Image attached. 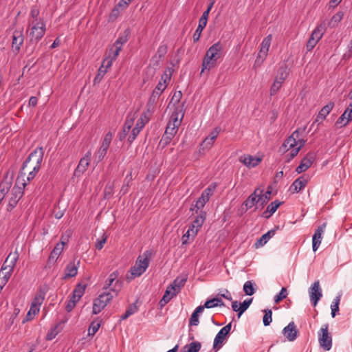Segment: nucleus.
<instances>
[{"label": "nucleus", "instance_id": "obj_53", "mask_svg": "<svg viewBox=\"0 0 352 352\" xmlns=\"http://www.w3.org/2000/svg\"><path fill=\"white\" fill-rule=\"evenodd\" d=\"M107 72V71L105 69H104L103 67L100 66V68L98 69V72L96 76L94 79V85L99 83Z\"/></svg>", "mask_w": 352, "mask_h": 352}, {"label": "nucleus", "instance_id": "obj_61", "mask_svg": "<svg viewBox=\"0 0 352 352\" xmlns=\"http://www.w3.org/2000/svg\"><path fill=\"white\" fill-rule=\"evenodd\" d=\"M140 131L141 130H140L137 127H134L132 129L131 133V134L129 135V136L128 138V142L130 144L132 143L134 141V140L136 138L138 135L140 133Z\"/></svg>", "mask_w": 352, "mask_h": 352}, {"label": "nucleus", "instance_id": "obj_5", "mask_svg": "<svg viewBox=\"0 0 352 352\" xmlns=\"http://www.w3.org/2000/svg\"><path fill=\"white\" fill-rule=\"evenodd\" d=\"M152 254L151 250H146L138 257L134 265L130 270L131 278L138 277L145 272L149 266V259Z\"/></svg>", "mask_w": 352, "mask_h": 352}, {"label": "nucleus", "instance_id": "obj_54", "mask_svg": "<svg viewBox=\"0 0 352 352\" xmlns=\"http://www.w3.org/2000/svg\"><path fill=\"white\" fill-rule=\"evenodd\" d=\"M86 286L81 284H78L76 287L74 289L73 294L76 295L78 298H80L85 291Z\"/></svg>", "mask_w": 352, "mask_h": 352}, {"label": "nucleus", "instance_id": "obj_37", "mask_svg": "<svg viewBox=\"0 0 352 352\" xmlns=\"http://www.w3.org/2000/svg\"><path fill=\"white\" fill-rule=\"evenodd\" d=\"M12 183L8 181H3L0 183V201H2L9 192Z\"/></svg>", "mask_w": 352, "mask_h": 352}, {"label": "nucleus", "instance_id": "obj_55", "mask_svg": "<svg viewBox=\"0 0 352 352\" xmlns=\"http://www.w3.org/2000/svg\"><path fill=\"white\" fill-rule=\"evenodd\" d=\"M166 52H167V46L166 45H161L158 47L157 53H156L155 56L153 57V58L158 57L159 59H161L165 56Z\"/></svg>", "mask_w": 352, "mask_h": 352}, {"label": "nucleus", "instance_id": "obj_57", "mask_svg": "<svg viewBox=\"0 0 352 352\" xmlns=\"http://www.w3.org/2000/svg\"><path fill=\"white\" fill-rule=\"evenodd\" d=\"M148 122V118L145 113L142 114L141 117L138 120L135 127H137L140 130H142L145 124Z\"/></svg>", "mask_w": 352, "mask_h": 352}, {"label": "nucleus", "instance_id": "obj_7", "mask_svg": "<svg viewBox=\"0 0 352 352\" xmlns=\"http://www.w3.org/2000/svg\"><path fill=\"white\" fill-rule=\"evenodd\" d=\"M18 258L19 254L15 251L8 256L3 264L0 270V278L6 283H8L10 279Z\"/></svg>", "mask_w": 352, "mask_h": 352}, {"label": "nucleus", "instance_id": "obj_4", "mask_svg": "<svg viewBox=\"0 0 352 352\" xmlns=\"http://www.w3.org/2000/svg\"><path fill=\"white\" fill-rule=\"evenodd\" d=\"M206 219V212L201 210L199 214L189 226L187 232L182 236V240L183 245H186L193 241L199 229L202 227Z\"/></svg>", "mask_w": 352, "mask_h": 352}, {"label": "nucleus", "instance_id": "obj_62", "mask_svg": "<svg viewBox=\"0 0 352 352\" xmlns=\"http://www.w3.org/2000/svg\"><path fill=\"white\" fill-rule=\"evenodd\" d=\"M107 239V236L105 235V234H103L101 239H97L96 243V249L100 250L103 248L104 244L106 243Z\"/></svg>", "mask_w": 352, "mask_h": 352}, {"label": "nucleus", "instance_id": "obj_2", "mask_svg": "<svg viewBox=\"0 0 352 352\" xmlns=\"http://www.w3.org/2000/svg\"><path fill=\"white\" fill-rule=\"evenodd\" d=\"M44 156V150L43 147H38L34 150L23 162L22 166V170H24L25 168H31L32 170L29 172L28 175V180L30 182L36 176L41 168V164L43 162Z\"/></svg>", "mask_w": 352, "mask_h": 352}, {"label": "nucleus", "instance_id": "obj_18", "mask_svg": "<svg viewBox=\"0 0 352 352\" xmlns=\"http://www.w3.org/2000/svg\"><path fill=\"white\" fill-rule=\"evenodd\" d=\"M137 118V113L135 112L134 113H130L128 114L126 119L125 120L122 132L120 133L119 135V139L120 141H122L124 140L127 135V134L129 133L130 130L131 129L134 121Z\"/></svg>", "mask_w": 352, "mask_h": 352}, {"label": "nucleus", "instance_id": "obj_59", "mask_svg": "<svg viewBox=\"0 0 352 352\" xmlns=\"http://www.w3.org/2000/svg\"><path fill=\"white\" fill-rule=\"evenodd\" d=\"M287 289L285 287H283L280 290V292L275 296L274 297V301L275 302H280V300H283L284 298H285L287 297Z\"/></svg>", "mask_w": 352, "mask_h": 352}, {"label": "nucleus", "instance_id": "obj_1", "mask_svg": "<svg viewBox=\"0 0 352 352\" xmlns=\"http://www.w3.org/2000/svg\"><path fill=\"white\" fill-rule=\"evenodd\" d=\"M305 144V141L300 137L299 129H296L285 140L280 150L287 153V161H290L298 155Z\"/></svg>", "mask_w": 352, "mask_h": 352}, {"label": "nucleus", "instance_id": "obj_16", "mask_svg": "<svg viewBox=\"0 0 352 352\" xmlns=\"http://www.w3.org/2000/svg\"><path fill=\"white\" fill-rule=\"evenodd\" d=\"M310 300L315 307L322 296L319 280H316L309 289Z\"/></svg>", "mask_w": 352, "mask_h": 352}, {"label": "nucleus", "instance_id": "obj_43", "mask_svg": "<svg viewBox=\"0 0 352 352\" xmlns=\"http://www.w3.org/2000/svg\"><path fill=\"white\" fill-rule=\"evenodd\" d=\"M201 348V344L199 342H192L186 344L184 349H186L187 352H199Z\"/></svg>", "mask_w": 352, "mask_h": 352}, {"label": "nucleus", "instance_id": "obj_38", "mask_svg": "<svg viewBox=\"0 0 352 352\" xmlns=\"http://www.w3.org/2000/svg\"><path fill=\"white\" fill-rule=\"evenodd\" d=\"M45 297V292L43 290H40L34 298L33 300L31 302L32 305H35L38 307H41L43 304L44 299Z\"/></svg>", "mask_w": 352, "mask_h": 352}, {"label": "nucleus", "instance_id": "obj_17", "mask_svg": "<svg viewBox=\"0 0 352 352\" xmlns=\"http://www.w3.org/2000/svg\"><path fill=\"white\" fill-rule=\"evenodd\" d=\"M24 41L23 29L20 28L14 31L12 34V47L14 52L18 53Z\"/></svg>", "mask_w": 352, "mask_h": 352}, {"label": "nucleus", "instance_id": "obj_9", "mask_svg": "<svg viewBox=\"0 0 352 352\" xmlns=\"http://www.w3.org/2000/svg\"><path fill=\"white\" fill-rule=\"evenodd\" d=\"M217 188L216 183L210 184L201 193V196L197 200L195 208L197 210L202 209L206 204L210 200L211 196L214 194Z\"/></svg>", "mask_w": 352, "mask_h": 352}, {"label": "nucleus", "instance_id": "obj_23", "mask_svg": "<svg viewBox=\"0 0 352 352\" xmlns=\"http://www.w3.org/2000/svg\"><path fill=\"white\" fill-rule=\"evenodd\" d=\"M315 160V155L312 153H309L301 160L300 165L296 168V171L298 173H301L307 170L313 164Z\"/></svg>", "mask_w": 352, "mask_h": 352}, {"label": "nucleus", "instance_id": "obj_19", "mask_svg": "<svg viewBox=\"0 0 352 352\" xmlns=\"http://www.w3.org/2000/svg\"><path fill=\"white\" fill-rule=\"evenodd\" d=\"M23 192L21 188L14 187L12 189L7 208L8 211L12 210L16 206L18 201L21 198Z\"/></svg>", "mask_w": 352, "mask_h": 352}, {"label": "nucleus", "instance_id": "obj_27", "mask_svg": "<svg viewBox=\"0 0 352 352\" xmlns=\"http://www.w3.org/2000/svg\"><path fill=\"white\" fill-rule=\"evenodd\" d=\"M239 161L244 164L248 168H254L261 162V158L250 155L241 156Z\"/></svg>", "mask_w": 352, "mask_h": 352}, {"label": "nucleus", "instance_id": "obj_11", "mask_svg": "<svg viewBox=\"0 0 352 352\" xmlns=\"http://www.w3.org/2000/svg\"><path fill=\"white\" fill-rule=\"evenodd\" d=\"M185 113L183 105L175 107L174 111L172 112L166 126L175 127L178 129L180 126Z\"/></svg>", "mask_w": 352, "mask_h": 352}, {"label": "nucleus", "instance_id": "obj_58", "mask_svg": "<svg viewBox=\"0 0 352 352\" xmlns=\"http://www.w3.org/2000/svg\"><path fill=\"white\" fill-rule=\"evenodd\" d=\"M107 150H106L102 147H100V148L98 149V151L95 156V161L96 162V163H98L103 160V158L104 157V156L107 154Z\"/></svg>", "mask_w": 352, "mask_h": 352}, {"label": "nucleus", "instance_id": "obj_44", "mask_svg": "<svg viewBox=\"0 0 352 352\" xmlns=\"http://www.w3.org/2000/svg\"><path fill=\"white\" fill-rule=\"evenodd\" d=\"M113 138V133L111 131L107 133L103 138L100 147L108 150Z\"/></svg>", "mask_w": 352, "mask_h": 352}, {"label": "nucleus", "instance_id": "obj_41", "mask_svg": "<svg viewBox=\"0 0 352 352\" xmlns=\"http://www.w3.org/2000/svg\"><path fill=\"white\" fill-rule=\"evenodd\" d=\"M39 13H40V11L37 7H36V6L32 7L31 8V10L30 12L28 21H39V20H44L43 18L39 17Z\"/></svg>", "mask_w": 352, "mask_h": 352}, {"label": "nucleus", "instance_id": "obj_63", "mask_svg": "<svg viewBox=\"0 0 352 352\" xmlns=\"http://www.w3.org/2000/svg\"><path fill=\"white\" fill-rule=\"evenodd\" d=\"M282 85L280 84L278 81H274L271 88H270V95L274 96L275 95L278 90L280 89Z\"/></svg>", "mask_w": 352, "mask_h": 352}, {"label": "nucleus", "instance_id": "obj_22", "mask_svg": "<svg viewBox=\"0 0 352 352\" xmlns=\"http://www.w3.org/2000/svg\"><path fill=\"white\" fill-rule=\"evenodd\" d=\"M352 120V103L346 109L344 113L337 120L336 124L339 127H342L348 124Z\"/></svg>", "mask_w": 352, "mask_h": 352}, {"label": "nucleus", "instance_id": "obj_60", "mask_svg": "<svg viewBox=\"0 0 352 352\" xmlns=\"http://www.w3.org/2000/svg\"><path fill=\"white\" fill-rule=\"evenodd\" d=\"M113 61V59L108 56L103 60L101 67H103L107 71L112 66Z\"/></svg>", "mask_w": 352, "mask_h": 352}, {"label": "nucleus", "instance_id": "obj_39", "mask_svg": "<svg viewBox=\"0 0 352 352\" xmlns=\"http://www.w3.org/2000/svg\"><path fill=\"white\" fill-rule=\"evenodd\" d=\"M259 201H260V206L263 207L270 199V195L271 191L270 190H267L265 193L263 192V190L259 188Z\"/></svg>", "mask_w": 352, "mask_h": 352}, {"label": "nucleus", "instance_id": "obj_12", "mask_svg": "<svg viewBox=\"0 0 352 352\" xmlns=\"http://www.w3.org/2000/svg\"><path fill=\"white\" fill-rule=\"evenodd\" d=\"M118 275L119 273L117 271L111 273L104 282L103 289H110L111 292L117 294L121 287V283L118 280Z\"/></svg>", "mask_w": 352, "mask_h": 352}, {"label": "nucleus", "instance_id": "obj_45", "mask_svg": "<svg viewBox=\"0 0 352 352\" xmlns=\"http://www.w3.org/2000/svg\"><path fill=\"white\" fill-rule=\"evenodd\" d=\"M137 311L138 307L135 304L129 306V307H128L127 309L126 310L125 313L123 315H122L121 320H124L127 319L129 316H131Z\"/></svg>", "mask_w": 352, "mask_h": 352}, {"label": "nucleus", "instance_id": "obj_33", "mask_svg": "<svg viewBox=\"0 0 352 352\" xmlns=\"http://www.w3.org/2000/svg\"><path fill=\"white\" fill-rule=\"evenodd\" d=\"M272 40V35L269 34L265 38H264L261 43V49L259 53L262 54V56H267L268 51L271 45V42Z\"/></svg>", "mask_w": 352, "mask_h": 352}, {"label": "nucleus", "instance_id": "obj_32", "mask_svg": "<svg viewBox=\"0 0 352 352\" xmlns=\"http://www.w3.org/2000/svg\"><path fill=\"white\" fill-rule=\"evenodd\" d=\"M280 204L281 202L278 200L270 203L267 206L265 211L263 212V217L267 219L270 218L276 211Z\"/></svg>", "mask_w": 352, "mask_h": 352}, {"label": "nucleus", "instance_id": "obj_3", "mask_svg": "<svg viewBox=\"0 0 352 352\" xmlns=\"http://www.w3.org/2000/svg\"><path fill=\"white\" fill-rule=\"evenodd\" d=\"M223 45L220 42L214 43L207 50L202 63L201 73L215 67L217 60L222 56Z\"/></svg>", "mask_w": 352, "mask_h": 352}, {"label": "nucleus", "instance_id": "obj_40", "mask_svg": "<svg viewBox=\"0 0 352 352\" xmlns=\"http://www.w3.org/2000/svg\"><path fill=\"white\" fill-rule=\"evenodd\" d=\"M173 73V69L171 67H167L162 75L160 81L168 85L170 81Z\"/></svg>", "mask_w": 352, "mask_h": 352}, {"label": "nucleus", "instance_id": "obj_21", "mask_svg": "<svg viewBox=\"0 0 352 352\" xmlns=\"http://www.w3.org/2000/svg\"><path fill=\"white\" fill-rule=\"evenodd\" d=\"M282 333L288 341H294L298 336V331L295 323L290 322L288 325L283 329Z\"/></svg>", "mask_w": 352, "mask_h": 352}, {"label": "nucleus", "instance_id": "obj_29", "mask_svg": "<svg viewBox=\"0 0 352 352\" xmlns=\"http://www.w3.org/2000/svg\"><path fill=\"white\" fill-rule=\"evenodd\" d=\"M325 32V23H322L318 25L313 30L310 38H313L315 42H318L321 39Z\"/></svg>", "mask_w": 352, "mask_h": 352}, {"label": "nucleus", "instance_id": "obj_48", "mask_svg": "<svg viewBox=\"0 0 352 352\" xmlns=\"http://www.w3.org/2000/svg\"><path fill=\"white\" fill-rule=\"evenodd\" d=\"M343 16V12H338L331 17L329 25L331 26L337 25L342 21Z\"/></svg>", "mask_w": 352, "mask_h": 352}, {"label": "nucleus", "instance_id": "obj_24", "mask_svg": "<svg viewBox=\"0 0 352 352\" xmlns=\"http://www.w3.org/2000/svg\"><path fill=\"white\" fill-rule=\"evenodd\" d=\"M252 302V298L245 300L242 303H239L238 301H232V308L234 311L238 312V317L239 318L250 307Z\"/></svg>", "mask_w": 352, "mask_h": 352}, {"label": "nucleus", "instance_id": "obj_25", "mask_svg": "<svg viewBox=\"0 0 352 352\" xmlns=\"http://www.w3.org/2000/svg\"><path fill=\"white\" fill-rule=\"evenodd\" d=\"M308 180V176L302 175L300 177L292 183L290 186V190L292 191L293 193L298 192L306 186Z\"/></svg>", "mask_w": 352, "mask_h": 352}, {"label": "nucleus", "instance_id": "obj_47", "mask_svg": "<svg viewBox=\"0 0 352 352\" xmlns=\"http://www.w3.org/2000/svg\"><path fill=\"white\" fill-rule=\"evenodd\" d=\"M340 301V296H336V298H334L331 305V316L333 318H334L336 315V312L339 311V303Z\"/></svg>", "mask_w": 352, "mask_h": 352}, {"label": "nucleus", "instance_id": "obj_30", "mask_svg": "<svg viewBox=\"0 0 352 352\" xmlns=\"http://www.w3.org/2000/svg\"><path fill=\"white\" fill-rule=\"evenodd\" d=\"M186 280V278H177L169 286H168L167 289L170 292H174L175 294L177 295L181 288L184 287Z\"/></svg>", "mask_w": 352, "mask_h": 352}, {"label": "nucleus", "instance_id": "obj_49", "mask_svg": "<svg viewBox=\"0 0 352 352\" xmlns=\"http://www.w3.org/2000/svg\"><path fill=\"white\" fill-rule=\"evenodd\" d=\"M132 181V173L130 172L129 174L126 175L124 181V185L121 188V192L123 194H126L128 191V188L130 185V183Z\"/></svg>", "mask_w": 352, "mask_h": 352}, {"label": "nucleus", "instance_id": "obj_34", "mask_svg": "<svg viewBox=\"0 0 352 352\" xmlns=\"http://www.w3.org/2000/svg\"><path fill=\"white\" fill-rule=\"evenodd\" d=\"M204 310V307H202V305H199L197 307L195 310L192 314L189 324L191 326H197L199 324V314L202 313Z\"/></svg>", "mask_w": 352, "mask_h": 352}, {"label": "nucleus", "instance_id": "obj_56", "mask_svg": "<svg viewBox=\"0 0 352 352\" xmlns=\"http://www.w3.org/2000/svg\"><path fill=\"white\" fill-rule=\"evenodd\" d=\"M121 50H122V48L120 46L117 47V46L113 45V47L110 50L109 56L115 60L117 58V57L118 56Z\"/></svg>", "mask_w": 352, "mask_h": 352}, {"label": "nucleus", "instance_id": "obj_14", "mask_svg": "<svg viewBox=\"0 0 352 352\" xmlns=\"http://www.w3.org/2000/svg\"><path fill=\"white\" fill-rule=\"evenodd\" d=\"M91 158V151H88L80 160L78 164L74 171V177H80L87 170Z\"/></svg>", "mask_w": 352, "mask_h": 352}, {"label": "nucleus", "instance_id": "obj_52", "mask_svg": "<svg viewBox=\"0 0 352 352\" xmlns=\"http://www.w3.org/2000/svg\"><path fill=\"white\" fill-rule=\"evenodd\" d=\"M173 138V136L169 135L164 133L160 141V145H161L163 148L166 147L168 144H170Z\"/></svg>", "mask_w": 352, "mask_h": 352}, {"label": "nucleus", "instance_id": "obj_10", "mask_svg": "<svg viewBox=\"0 0 352 352\" xmlns=\"http://www.w3.org/2000/svg\"><path fill=\"white\" fill-rule=\"evenodd\" d=\"M318 341L320 345L326 351H329L332 346V338L329 333V325L324 324L318 332Z\"/></svg>", "mask_w": 352, "mask_h": 352}, {"label": "nucleus", "instance_id": "obj_50", "mask_svg": "<svg viewBox=\"0 0 352 352\" xmlns=\"http://www.w3.org/2000/svg\"><path fill=\"white\" fill-rule=\"evenodd\" d=\"M264 313H265V314H264L263 318V324L265 326H268L270 324V323L272 322V311L271 309H265Z\"/></svg>", "mask_w": 352, "mask_h": 352}, {"label": "nucleus", "instance_id": "obj_46", "mask_svg": "<svg viewBox=\"0 0 352 352\" xmlns=\"http://www.w3.org/2000/svg\"><path fill=\"white\" fill-rule=\"evenodd\" d=\"M182 96V94L181 91H175L174 93L173 96H172L170 102L173 103L174 106H175V107L183 105V108H184V103H182L181 104H179Z\"/></svg>", "mask_w": 352, "mask_h": 352}, {"label": "nucleus", "instance_id": "obj_28", "mask_svg": "<svg viewBox=\"0 0 352 352\" xmlns=\"http://www.w3.org/2000/svg\"><path fill=\"white\" fill-rule=\"evenodd\" d=\"M258 191L259 188H256L254 191L244 201L243 204L245 206L246 210L252 208L254 206H260Z\"/></svg>", "mask_w": 352, "mask_h": 352}, {"label": "nucleus", "instance_id": "obj_31", "mask_svg": "<svg viewBox=\"0 0 352 352\" xmlns=\"http://www.w3.org/2000/svg\"><path fill=\"white\" fill-rule=\"evenodd\" d=\"M333 107L334 103L332 102H329L327 105L323 107L319 111L316 121L318 122L320 120L322 121L324 120L326 117L329 114L331 111L333 109Z\"/></svg>", "mask_w": 352, "mask_h": 352}, {"label": "nucleus", "instance_id": "obj_51", "mask_svg": "<svg viewBox=\"0 0 352 352\" xmlns=\"http://www.w3.org/2000/svg\"><path fill=\"white\" fill-rule=\"evenodd\" d=\"M214 143V141L213 140L206 137L201 144V149L208 151L212 148Z\"/></svg>", "mask_w": 352, "mask_h": 352}, {"label": "nucleus", "instance_id": "obj_20", "mask_svg": "<svg viewBox=\"0 0 352 352\" xmlns=\"http://www.w3.org/2000/svg\"><path fill=\"white\" fill-rule=\"evenodd\" d=\"M326 228V223H323L318 226L315 230V232L312 236V249L314 252H316L320 247L322 241V236Z\"/></svg>", "mask_w": 352, "mask_h": 352}, {"label": "nucleus", "instance_id": "obj_42", "mask_svg": "<svg viewBox=\"0 0 352 352\" xmlns=\"http://www.w3.org/2000/svg\"><path fill=\"white\" fill-rule=\"evenodd\" d=\"M243 289L246 295L252 296L255 292L254 283L252 280H248L244 283Z\"/></svg>", "mask_w": 352, "mask_h": 352}, {"label": "nucleus", "instance_id": "obj_35", "mask_svg": "<svg viewBox=\"0 0 352 352\" xmlns=\"http://www.w3.org/2000/svg\"><path fill=\"white\" fill-rule=\"evenodd\" d=\"M275 230H270L257 240L255 243L256 248L263 246L274 234Z\"/></svg>", "mask_w": 352, "mask_h": 352}, {"label": "nucleus", "instance_id": "obj_15", "mask_svg": "<svg viewBox=\"0 0 352 352\" xmlns=\"http://www.w3.org/2000/svg\"><path fill=\"white\" fill-rule=\"evenodd\" d=\"M67 239L64 236H62L60 242L56 244L55 247L50 253L48 258V263H55L59 256L62 254L64 250L65 245L67 244Z\"/></svg>", "mask_w": 352, "mask_h": 352}, {"label": "nucleus", "instance_id": "obj_26", "mask_svg": "<svg viewBox=\"0 0 352 352\" xmlns=\"http://www.w3.org/2000/svg\"><path fill=\"white\" fill-rule=\"evenodd\" d=\"M80 265V260L70 261L65 270L64 278H68L75 276L78 273V269Z\"/></svg>", "mask_w": 352, "mask_h": 352}, {"label": "nucleus", "instance_id": "obj_8", "mask_svg": "<svg viewBox=\"0 0 352 352\" xmlns=\"http://www.w3.org/2000/svg\"><path fill=\"white\" fill-rule=\"evenodd\" d=\"M113 296L111 292H103L94 300L92 313L98 314L107 306Z\"/></svg>", "mask_w": 352, "mask_h": 352}, {"label": "nucleus", "instance_id": "obj_13", "mask_svg": "<svg viewBox=\"0 0 352 352\" xmlns=\"http://www.w3.org/2000/svg\"><path fill=\"white\" fill-rule=\"evenodd\" d=\"M231 327L232 322H230L229 324L223 327L222 329H221V330L216 335L213 342V349L215 350V352H217L222 347V345L224 341L226 340L227 335L231 330Z\"/></svg>", "mask_w": 352, "mask_h": 352}, {"label": "nucleus", "instance_id": "obj_6", "mask_svg": "<svg viewBox=\"0 0 352 352\" xmlns=\"http://www.w3.org/2000/svg\"><path fill=\"white\" fill-rule=\"evenodd\" d=\"M27 32L31 42H38L43 37L46 32L45 20L28 21Z\"/></svg>", "mask_w": 352, "mask_h": 352}, {"label": "nucleus", "instance_id": "obj_36", "mask_svg": "<svg viewBox=\"0 0 352 352\" xmlns=\"http://www.w3.org/2000/svg\"><path fill=\"white\" fill-rule=\"evenodd\" d=\"M130 34L129 30H126L123 32V34L119 35L118 38L114 43L113 45L115 46H120L121 48H122V46L128 41L129 36Z\"/></svg>", "mask_w": 352, "mask_h": 352}, {"label": "nucleus", "instance_id": "obj_64", "mask_svg": "<svg viewBox=\"0 0 352 352\" xmlns=\"http://www.w3.org/2000/svg\"><path fill=\"white\" fill-rule=\"evenodd\" d=\"M288 75L287 67L285 65L280 67L278 70L277 76L283 78V79H286Z\"/></svg>", "mask_w": 352, "mask_h": 352}]
</instances>
